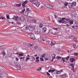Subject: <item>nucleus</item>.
Returning a JSON list of instances; mask_svg holds the SVG:
<instances>
[{"label":"nucleus","mask_w":78,"mask_h":78,"mask_svg":"<svg viewBox=\"0 0 78 78\" xmlns=\"http://www.w3.org/2000/svg\"><path fill=\"white\" fill-rule=\"evenodd\" d=\"M30 2L35 5L36 7H39V6L40 5V2H38L36 0H30Z\"/></svg>","instance_id":"1"},{"label":"nucleus","mask_w":78,"mask_h":78,"mask_svg":"<svg viewBox=\"0 0 78 78\" xmlns=\"http://www.w3.org/2000/svg\"><path fill=\"white\" fill-rule=\"evenodd\" d=\"M65 20H66V18H62L60 20H58V22L59 23H66V22L65 21Z\"/></svg>","instance_id":"2"},{"label":"nucleus","mask_w":78,"mask_h":78,"mask_svg":"<svg viewBox=\"0 0 78 78\" xmlns=\"http://www.w3.org/2000/svg\"><path fill=\"white\" fill-rule=\"evenodd\" d=\"M46 6L47 7V8H50V9H52L53 7V5H52L51 4H48L46 5Z\"/></svg>","instance_id":"3"},{"label":"nucleus","mask_w":78,"mask_h":78,"mask_svg":"<svg viewBox=\"0 0 78 78\" xmlns=\"http://www.w3.org/2000/svg\"><path fill=\"white\" fill-rule=\"evenodd\" d=\"M76 12L75 11H73L72 13V16L73 17H75L76 16Z\"/></svg>","instance_id":"4"},{"label":"nucleus","mask_w":78,"mask_h":78,"mask_svg":"<svg viewBox=\"0 0 78 78\" xmlns=\"http://www.w3.org/2000/svg\"><path fill=\"white\" fill-rule=\"evenodd\" d=\"M12 19L13 20H15V21H18L19 19V18L18 17L15 16H14V17L12 18Z\"/></svg>","instance_id":"5"},{"label":"nucleus","mask_w":78,"mask_h":78,"mask_svg":"<svg viewBox=\"0 0 78 78\" xmlns=\"http://www.w3.org/2000/svg\"><path fill=\"white\" fill-rule=\"evenodd\" d=\"M28 29L30 30V31H34V29L33 28V27L31 26L28 27Z\"/></svg>","instance_id":"6"},{"label":"nucleus","mask_w":78,"mask_h":78,"mask_svg":"<svg viewBox=\"0 0 78 78\" xmlns=\"http://www.w3.org/2000/svg\"><path fill=\"white\" fill-rule=\"evenodd\" d=\"M56 44V42L54 41H51V46H53Z\"/></svg>","instance_id":"7"},{"label":"nucleus","mask_w":78,"mask_h":78,"mask_svg":"<svg viewBox=\"0 0 78 78\" xmlns=\"http://www.w3.org/2000/svg\"><path fill=\"white\" fill-rule=\"evenodd\" d=\"M41 33V29L39 28H38L37 31V34H39Z\"/></svg>","instance_id":"8"},{"label":"nucleus","mask_w":78,"mask_h":78,"mask_svg":"<svg viewBox=\"0 0 78 78\" xmlns=\"http://www.w3.org/2000/svg\"><path fill=\"white\" fill-rule=\"evenodd\" d=\"M68 7L69 8H72L73 6V5H72V3H69L68 5Z\"/></svg>","instance_id":"9"},{"label":"nucleus","mask_w":78,"mask_h":78,"mask_svg":"<svg viewBox=\"0 0 78 78\" xmlns=\"http://www.w3.org/2000/svg\"><path fill=\"white\" fill-rule=\"evenodd\" d=\"M20 19L22 22L25 20V17L23 16H21L20 18Z\"/></svg>","instance_id":"10"},{"label":"nucleus","mask_w":78,"mask_h":78,"mask_svg":"<svg viewBox=\"0 0 78 78\" xmlns=\"http://www.w3.org/2000/svg\"><path fill=\"white\" fill-rule=\"evenodd\" d=\"M70 60L72 63H73V62L75 61V59H74L73 58H72V57H71Z\"/></svg>","instance_id":"11"},{"label":"nucleus","mask_w":78,"mask_h":78,"mask_svg":"<svg viewBox=\"0 0 78 78\" xmlns=\"http://www.w3.org/2000/svg\"><path fill=\"white\" fill-rule=\"evenodd\" d=\"M29 37L32 39H34V35L33 34H30L29 35Z\"/></svg>","instance_id":"12"},{"label":"nucleus","mask_w":78,"mask_h":78,"mask_svg":"<svg viewBox=\"0 0 78 78\" xmlns=\"http://www.w3.org/2000/svg\"><path fill=\"white\" fill-rule=\"evenodd\" d=\"M27 20L28 22L30 23L32 21V19L31 18H27Z\"/></svg>","instance_id":"13"},{"label":"nucleus","mask_w":78,"mask_h":78,"mask_svg":"<svg viewBox=\"0 0 78 78\" xmlns=\"http://www.w3.org/2000/svg\"><path fill=\"white\" fill-rule=\"evenodd\" d=\"M62 72V70H61L60 71H57L56 72V73L57 75H58V74H60V73H61V72Z\"/></svg>","instance_id":"14"},{"label":"nucleus","mask_w":78,"mask_h":78,"mask_svg":"<svg viewBox=\"0 0 78 78\" xmlns=\"http://www.w3.org/2000/svg\"><path fill=\"white\" fill-rule=\"evenodd\" d=\"M32 21L33 22L35 23V22H39V20H37L35 19H34L32 20Z\"/></svg>","instance_id":"15"},{"label":"nucleus","mask_w":78,"mask_h":78,"mask_svg":"<svg viewBox=\"0 0 78 78\" xmlns=\"http://www.w3.org/2000/svg\"><path fill=\"white\" fill-rule=\"evenodd\" d=\"M34 46V44H31L29 43L27 44V46H28V47H33Z\"/></svg>","instance_id":"16"},{"label":"nucleus","mask_w":78,"mask_h":78,"mask_svg":"<svg viewBox=\"0 0 78 78\" xmlns=\"http://www.w3.org/2000/svg\"><path fill=\"white\" fill-rule=\"evenodd\" d=\"M40 39L41 41H43V42H44V41H45V38L42 37H41Z\"/></svg>","instance_id":"17"},{"label":"nucleus","mask_w":78,"mask_h":78,"mask_svg":"<svg viewBox=\"0 0 78 78\" xmlns=\"http://www.w3.org/2000/svg\"><path fill=\"white\" fill-rule=\"evenodd\" d=\"M47 31V28L46 27H44L43 29V33H45V32Z\"/></svg>","instance_id":"18"},{"label":"nucleus","mask_w":78,"mask_h":78,"mask_svg":"<svg viewBox=\"0 0 78 78\" xmlns=\"http://www.w3.org/2000/svg\"><path fill=\"white\" fill-rule=\"evenodd\" d=\"M17 69L18 70H20L21 69V66L20 65H18L17 66Z\"/></svg>","instance_id":"19"},{"label":"nucleus","mask_w":78,"mask_h":78,"mask_svg":"<svg viewBox=\"0 0 78 78\" xmlns=\"http://www.w3.org/2000/svg\"><path fill=\"white\" fill-rule=\"evenodd\" d=\"M39 27L41 28H42V27H43V24H42V23H40L39 24Z\"/></svg>","instance_id":"20"},{"label":"nucleus","mask_w":78,"mask_h":78,"mask_svg":"<svg viewBox=\"0 0 78 78\" xmlns=\"http://www.w3.org/2000/svg\"><path fill=\"white\" fill-rule=\"evenodd\" d=\"M73 5V6H76V2H73L72 3Z\"/></svg>","instance_id":"21"},{"label":"nucleus","mask_w":78,"mask_h":78,"mask_svg":"<svg viewBox=\"0 0 78 78\" xmlns=\"http://www.w3.org/2000/svg\"><path fill=\"white\" fill-rule=\"evenodd\" d=\"M24 53H20L19 54V57H20V56H24Z\"/></svg>","instance_id":"22"},{"label":"nucleus","mask_w":78,"mask_h":78,"mask_svg":"<svg viewBox=\"0 0 78 78\" xmlns=\"http://www.w3.org/2000/svg\"><path fill=\"white\" fill-rule=\"evenodd\" d=\"M62 78H66V76H67L66 74H64L62 75Z\"/></svg>","instance_id":"23"},{"label":"nucleus","mask_w":78,"mask_h":78,"mask_svg":"<svg viewBox=\"0 0 78 78\" xmlns=\"http://www.w3.org/2000/svg\"><path fill=\"white\" fill-rule=\"evenodd\" d=\"M23 9H24L23 10H22V11H21V14H23V13H24V11H25V8H24Z\"/></svg>","instance_id":"24"},{"label":"nucleus","mask_w":78,"mask_h":78,"mask_svg":"<svg viewBox=\"0 0 78 78\" xmlns=\"http://www.w3.org/2000/svg\"><path fill=\"white\" fill-rule=\"evenodd\" d=\"M5 17H2L0 18V20H5Z\"/></svg>","instance_id":"25"},{"label":"nucleus","mask_w":78,"mask_h":78,"mask_svg":"<svg viewBox=\"0 0 78 78\" xmlns=\"http://www.w3.org/2000/svg\"><path fill=\"white\" fill-rule=\"evenodd\" d=\"M69 22L70 24H73V20H69Z\"/></svg>","instance_id":"26"},{"label":"nucleus","mask_w":78,"mask_h":78,"mask_svg":"<svg viewBox=\"0 0 78 78\" xmlns=\"http://www.w3.org/2000/svg\"><path fill=\"white\" fill-rule=\"evenodd\" d=\"M73 46L74 48H77V47L76 46V45L75 44H74V45H73Z\"/></svg>","instance_id":"27"},{"label":"nucleus","mask_w":78,"mask_h":78,"mask_svg":"<svg viewBox=\"0 0 78 78\" xmlns=\"http://www.w3.org/2000/svg\"><path fill=\"white\" fill-rule=\"evenodd\" d=\"M73 40H74V41H76V43H77V42H78V41L76 39V38H73Z\"/></svg>","instance_id":"28"},{"label":"nucleus","mask_w":78,"mask_h":78,"mask_svg":"<svg viewBox=\"0 0 78 78\" xmlns=\"http://www.w3.org/2000/svg\"><path fill=\"white\" fill-rule=\"evenodd\" d=\"M41 56L42 57V58H44V57H45V54H43L41 55Z\"/></svg>","instance_id":"29"},{"label":"nucleus","mask_w":78,"mask_h":78,"mask_svg":"<svg viewBox=\"0 0 78 78\" xmlns=\"http://www.w3.org/2000/svg\"><path fill=\"white\" fill-rule=\"evenodd\" d=\"M24 29L25 30H27L28 29V27H27V26H26L24 27Z\"/></svg>","instance_id":"30"},{"label":"nucleus","mask_w":78,"mask_h":78,"mask_svg":"<svg viewBox=\"0 0 78 78\" xmlns=\"http://www.w3.org/2000/svg\"><path fill=\"white\" fill-rule=\"evenodd\" d=\"M57 59H61V57H59V56H57L56 57Z\"/></svg>","instance_id":"31"},{"label":"nucleus","mask_w":78,"mask_h":78,"mask_svg":"<svg viewBox=\"0 0 78 78\" xmlns=\"http://www.w3.org/2000/svg\"><path fill=\"white\" fill-rule=\"evenodd\" d=\"M67 5H68V2H66L64 4V6L66 7V6H67Z\"/></svg>","instance_id":"32"},{"label":"nucleus","mask_w":78,"mask_h":78,"mask_svg":"<svg viewBox=\"0 0 78 78\" xmlns=\"http://www.w3.org/2000/svg\"><path fill=\"white\" fill-rule=\"evenodd\" d=\"M69 65H70V66H71V67H73V68H74V66H73V64L70 63L69 64Z\"/></svg>","instance_id":"33"},{"label":"nucleus","mask_w":78,"mask_h":78,"mask_svg":"<svg viewBox=\"0 0 78 78\" xmlns=\"http://www.w3.org/2000/svg\"><path fill=\"white\" fill-rule=\"evenodd\" d=\"M16 6L17 7H20L21 6V4H17L16 5Z\"/></svg>","instance_id":"34"},{"label":"nucleus","mask_w":78,"mask_h":78,"mask_svg":"<svg viewBox=\"0 0 78 78\" xmlns=\"http://www.w3.org/2000/svg\"><path fill=\"white\" fill-rule=\"evenodd\" d=\"M25 4L23 2L22 4V6L23 7V8H24V7L25 6Z\"/></svg>","instance_id":"35"},{"label":"nucleus","mask_w":78,"mask_h":78,"mask_svg":"<svg viewBox=\"0 0 78 78\" xmlns=\"http://www.w3.org/2000/svg\"><path fill=\"white\" fill-rule=\"evenodd\" d=\"M40 60L41 61V62H42L43 61H44V59H43V58H40Z\"/></svg>","instance_id":"36"},{"label":"nucleus","mask_w":78,"mask_h":78,"mask_svg":"<svg viewBox=\"0 0 78 78\" xmlns=\"http://www.w3.org/2000/svg\"><path fill=\"white\" fill-rule=\"evenodd\" d=\"M41 69H42V68H39L38 69H37V70L38 71H41Z\"/></svg>","instance_id":"37"},{"label":"nucleus","mask_w":78,"mask_h":78,"mask_svg":"<svg viewBox=\"0 0 78 78\" xmlns=\"http://www.w3.org/2000/svg\"><path fill=\"white\" fill-rule=\"evenodd\" d=\"M28 1L26 0L25 1H24L23 3L24 4L26 5L27 3H28Z\"/></svg>","instance_id":"38"},{"label":"nucleus","mask_w":78,"mask_h":78,"mask_svg":"<svg viewBox=\"0 0 78 78\" xmlns=\"http://www.w3.org/2000/svg\"><path fill=\"white\" fill-rule=\"evenodd\" d=\"M6 17L7 19H10V18H9V15H7L6 16Z\"/></svg>","instance_id":"39"},{"label":"nucleus","mask_w":78,"mask_h":78,"mask_svg":"<svg viewBox=\"0 0 78 78\" xmlns=\"http://www.w3.org/2000/svg\"><path fill=\"white\" fill-rule=\"evenodd\" d=\"M74 56H78V53H75L74 54Z\"/></svg>","instance_id":"40"},{"label":"nucleus","mask_w":78,"mask_h":78,"mask_svg":"<svg viewBox=\"0 0 78 78\" xmlns=\"http://www.w3.org/2000/svg\"><path fill=\"white\" fill-rule=\"evenodd\" d=\"M69 58H70V56H67L66 58V61H67V60H68V59H69Z\"/></svg>","instance_id":"41"},{"label":"nucleus","mask_w":78,"mask_h":78,"mask_svg":"<svg viewBox=\"0 0 78 78\" xmlns=\"http://www.w3.org/2000/svg\"><path fill=\"white\" fill-rule=\"evenodd\" d=\"M36 25H33L32 27V28L34 29H34L36 28Z\"/></svg>","instance_id":"42"},{"label":"nucleus","mask_w":78,"mask_h":78,"mask_svg":"<svg viewBox=\"0 0 78 78\" xmlns=\"http://www.w3.org/2000/svg\"><path fill=\"white\" fill-rule=\"evenodd\" d=\"M3 46H0V49L2 50L3 49Z\"/></svg>","instance_id":"43"},{"label":"nucleus","mask_w":78,"mask_h":78,"mask_svg":"<svg viewBox=\"0 0 78 78\" xmlns=\"http://www.w3.org/2000/svg\"><path fill=\"white\" fill-rule=\"evenodd\" d=\"M50 41H46V44H50Z\"/></svg>","instance_id":"44"},{"label":"nucleus","mask_w":78,"mask_h":78,"mask_svg":"<svg viewBox=\"0 0 78 78\" xmlns=\"http://www.w3.org/2000/svg\"><path fill=\"white\" fill-rule=\"evenodd\" d=\"M36 62H39V59H36Z\"/></svg>","instance_id":"45"},{"label":"nucleus","mask_w":78,"mask_h":78,"mask_svg":"<svg viewBox=\"0 0 78 78\" xmlns=\"http://www.w3.org/2000/svg\"><path fill=\"white\" fill-rule=\"evenodd\" d=\"M29 59H30V57H27L26 58V61H27L29 60Z\"/></svg>","instance_id":"46"},{"label":"nucleus","mask_w":78,"mask_h":78,"mask_svg":"<svg viewBox=\"0 0 78 78\" xmlns=\"http://www.w3.org/2000/svg\"><path fill=\"white\" fill-rule=\"evenodd\" d=\"M65 20H66V21H70V19H65Z\"/></svg>","instance_id":"47"},{"label":"nucleus","mask_w":78,"mask_h":78,"mask_svg":"<svg viewBox=\"0 0 78 78\" xmlns=\"http://www.w3.org/2000/svg\"><path fill=\"white\" fill-rule=\"evenodd\" d=\"M34 48H35V49H37V48H38V46H35L34 47Z\"/></svg>","instance_id":"48"},{"label":"nucleus","mask_w":78,"mask_h":78,"mask_svg":"<svg viewBox=\"0 0 78 78\" xmlns=\"http://www.w3.org/2000/svg\"><path fill=\"white\" fill-rule=\"evenodd\" d=\"M5 5V3H2V4H0V7H1V5Z\"/></svg>","instance_id":"49"},{"label":"nucleus","mask_w":78,"mask_h":78,"mask_svg":"<svg viewBox=\"0 0 78 78\" xmlns=\"http://www.w3.org/2000/svg\"><path fill=\"white\" fill-rule=\"evenodd\" d=\"M27 11L29 12V11H30V9L29 8H27Z\"/></svg>","instance_id":"50"},{"label":"nucleus","mask_w":78,"mask_h":78,"mask_svg":"<svg viewBox=\"0 0 78 78\" xmlns=\"http://www.w3.org/2000/svg\"><path fill=\"white\" fill-rule=\"evenodd\" d=\"M51 73H53V72H55V70H51Z\"/></svg>","instance_id":"51"},{"label":"nucleus","mask_w":78,"mask_h":78,"mask_svg":"<svg viewBox=\"0 0 78 78\" xmlns=\"http://www.w3.org/2000/svg\"><path fill=\"white\" fill-rule=\"evenodd\" d=\"M54 29L55 30H58V28L56 27H54Z\"/></svg>","instance_id":"52"},{"label":"nucleus","mask_w":78,"mask_h":78,"mask_svg":"<svg viewBox=\"0 0 78 78\" xmlns=\"http://www.w3.org/2000/svg\"><path fill=\"white\" fill-rule=\"evenodd\" d=\"M62 60L63 61V62H65V61L64 60V58H62Z\"/></svg>","instance_id":"53"},{"label":"nucleus","mask_w":78,"mask_h":78,"mask_svg":"<svg viewBox=\"0 0 78 78\" xmlns=\"http://www.w3.org/2000/svg\"><path fill=\"white\" fill-rule=\"evenodd\" d=\"M17 24H21V23H20V22H19V21H18L17 22Z\"/></svg>","instance_id":"54"},{"label":"nucleus","mask_w":78,"mask_h":78,"mask_svg":"<svg viewBox=\"0 0 78 78\" xmlns=\"http://www.w3.org/2000/svg\"><path fill=\"white\" fill-rule=\"evenodd\" d=\"M56 50H57V51H60V49L59 48H56Z\"/></svg>","instance_id":"55"},{"label":"nucleus","mask_w":78,"mask_h":78,"mask_svg":"<svg viewBox=\"0 0 78 78\" xmlns=\"http://www.w3.org/2000/svg\"><path fill=\"white\" fill-rule=\"evenodd\" d=\"M39 57H37L36 58V59H39Z\"/></svg>","instance_id":"56"},{"label":"nucleus","mask_w":78,"mask_h":78,"mask_svg":"<svg viewBox=\"0 0 78 78\" xmlns=\"http://www.w3.org/2000/svg\"><path fill=\"white\" fill-rule=\"evenodd\" d=\"M5 53L3 52V56H5Z\"/></svg>","instance_id":"57"},{"label":"nucleus","mask_w":78,"mask_h":78,"mask_svg":"<svg viewBox=\"0 0 78 78\" xmlns=\"http://www.w3.org/2000/svg\"><path fill=\"white\" fill-rule=\"evenodd\" d=\"M16 61H19V58H16Z\"/></svg>","instance_id":"58"},{"label":"nucleus","mask_w":78,"mask_h":78,"mask_svg":"<svg viewBox=\"0 0 78 78\" xmlns=\"http://www.w3.org/2000/svg\"><path fill=\"white\" fill-rule=\"evenodd\" d=\"M48 72L49 73H50L51 72V69L49 70H48Z\"/></svg>","instance_id":"59"},{"label":"nucleus","mask_w":78,"mask_h":78,"mask_svg":"<svg viewBox=\"0 0 78 78\" xmlns=\"http://www.w3.org/2000/svg\"><path fill=\"white\" fill-rule=\"evenodd\" d=\"M23 44L24 45H27V43H24Z\"/></svg>","instance_id":"60"},{"label":"nucleus","mask_w":78,"mask_h":78,"mask_svg":"<svg viewBox=\"0 0 78 78\" xmlns=\"http://www.w3.org/2000/svg\"><path fill=\"white\" fill-rule=\"evenodd\" d=\"M46 73H47V75H50L48 72H47Z\"/></svg>","instance_id":"61"},{"label":"nucleus","mask_w":78,"mask_h":78,"mask_svg":"<svg viewBox=\"0 0 78 78\" xmlns=\"http://www.w3.org/2000/svg\"><path fill=\"white\" fill-rule=\"evenodd\" d=\"M44 59H45L46 61H48V59L46 58H44Z\"/></svg>","instance_id":"62"},{"label":"nucleus","mask_w":78,"mask_h":78,"mask_svg":"<svg viewBox=\"0 0 78 78\" xmlns=\"http://www.w3.org/2000/svg\"><path fill=\"white\" fill-rule=\"evenodd\" d=\"M25 58V57H20V59H23V58Z\"/></svg>","instance_id":"63"},{"label":"nucleus","mask_w":78,"mask_h":78,"mask_svg":"<svg viewBox=\"0 0 78 78\" xmlns=\"http://www.w3.org/2000/svg\"><path fill=\"white\" fill-rule=\"evenodd\" d=\"M4 77V76H0V78H2Z\"/></svg>","instance_id":"64"}]
</instances>
